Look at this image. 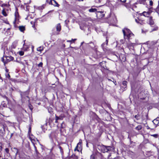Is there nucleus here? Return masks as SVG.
I'll list each match as a JSON object with an SVG mask.
<instances>
[{
    "instance_id": "obj_1",
    "label": "nucleus",
    "mask_w": 159,
    "mask_h": 159,
    "mask_svg": "<svg viewBox=\"0 0 159 159\" xmlns=\"http://www.w3.org/2000/svg\"><path fill=\"white\" fill-rule=\"evenodd\" d=\"M123 33L124 38L125 39H127L128 40L132 39V37H134V34L128 29L124 28L122 30Z\"/></svg>"
},
{
    "instance_id": "obj_2",
    "label": "nucleus",
    "mask_w": 159,
    "mask_h": 159,
    "mask_svg": "<svg viewBox=\"0 0 159 159\" xmlns=\"http://www.w3.org/2000/svg\"><path fill=\"white\" fill-rule=\"evenodd\" d=\"M7 127L5 124L0 123V137H3L6 134L5 130Z\"/></svg>"
},
{
    "instance_id": "obj_3",
    "label": "nucleus",
    "mask_w": 159,
    "mask_h": 159,
    "mask_svg": "<svg viewBox=\"0 0 159 159\" xmlns=\"http://www.w3.org/2000/svg\"><path fill=\"white\" fill-rule=\"evenodd\" d=\"M13 59L14 58L11 56H5L2 58L1 61L4 63V65H5L6 64L11 61H13Z\"/></svg>"
},
{
    "instance_id": "obj_4",
    "label": "nucleus",
    "mask_w": 159,
    "mask_h": 159,
    "mask_svg": "<svg viewBox=\"0 0 159 159\" xmlns=\"http://www.w3.org/2000/svg\"><path fill=\"white\" fill-rule=\"evenodd\" d=\"M29 94V92L26 91L24 92H20V95L22 101H24L26 98H29L28 95Z\"/></svg>"
},
{
    "instance_id": "obj_5",
    "label": "nucleus",
    "mask_w": 159,
    "mask_h": 159,
    "mask_svg": "<svg viewBox=\"0 0 159 159\" xmlns=\"http://www.w3.org/2000/svg\"><path fill=\"white\" fill-rule=\"evenodd\" d=\"M152 8V7H151L149 8V10L147 12L143 11L142 13L140 14L141 16L143 15L144 16L148 17L152 12V11H150V9Z\"/></svg>"
},
{
    "instance_id": "obj_6",
    "label": "nucleus",
    "mask_w": 159,
    "mask_h": 159,
    "mask_svg": "<svg viewBox=\"0 0 159 159\" xmlns=\"http://www.w3.org/2000/svg\"><path fill=\"white\" fill-rule=\"evenodd\" d=\"M15 20L13 22L14 24L18 23L19 21V15L17 11H16L15 13Z\"/></svg>"
},
{
    "instance_id": "obj_7",
    "label": "nucleus",
    "mask_w": 159,
    "mask_h": 159,
    "mask_svg": "<svg viewBox=\"0 0 159 159\" xmlns=\"http://www.w3.org/2000/svg\"><path fill=\"white\" fill-rule=\"evenodd\" d=\"M97 17L99 18H102L104 16V14L103 11H97L96 13Z\"/></svg>"
},
{
    "instance_id": "obj_8",
    "label": "nucleus",
    "mask_w": 159,
    "mask_h": 159,
    "mask_svg": "<svg viewBox=\"0 0 159 159\" xmlns=\"http://www.w3.org/2000/svg\"><path fill=\"white\" fill-rule=\"evenodd\" d=\"M49 4H51L53 5L54 6L59 7V5L56 2V1L54 0H50L49 2Z\"/></svg>"
},
{
    "instance_id": "obj_9",
    "label": "nucleus",
    "mask_w": 159,
    "mask_h": 159,
    "mask_svg": "<svg viewBox=\"0 0 159 159\" xmlns=\"http://www.w3.org/2000/svg\"><path fill=\"white\" fill-rule=\"evenodd\" d=\"M152 122L155 125L156 127L157 125H158L159 123V117H157L156 119L154 120Z\"/></svg>"
},
{
    "instance_id": "obj_10",
    "label": "nucleus",
    "mask_w": 159,
    "mask_h": 159,
    "mask_svg": "<svg viewBox=\"0 0 159 159\" xmlns=\"http://www.w3.org/2000/svg\"><path fill=\"white\" fill-rule=\"evenodd\" d=\"M8 9L5 8H3L2 12V14L5 16H6L7 15V12L8 11Z\"/></svg>"
},
{
    "instance_id": "obj_11",
    "label": "nucleus",
    "mask_w": 159,
    "mask_h": 159,
    "mask_svg": "<svg viewBox=\"0 0 159 159\" xmlns=\"http://www.w3.org/2000/svg\"><path fill=\"white\" fill-rule=\"evenodd\" d=\"M149 24L151 25H153L154 24V21H153L152 20V16L149 17Z\"/></svg>"
},
{
    "instance_id": "obj_12",
    "label": "nucleus",
    "mask_w": 159,
    "mask_h": 159,
    "mask_svg": "<svg viewBox=\"0 0 159 159\" xmlns=\"http://www.w3.org/2000/svg\"><path fill=\"white\" fill-rule=\"evenodd\" d=\"M61 29V26L60 24H58L56 26V30L57 31L59 32Z\"/></svg>"
},
{
    "instance_id": "obj_13",
    "label": "nucleus",
    "mask_w": 159,
    "mask_h": 159,
    "mask_svg": "<svg viewBox=\"0 0 159 159\" xmlns=\"http://www.w3.org/2000/svg\"><path fill=\"white\" fill-rule=\"evenodd\" d=\"M111 151V148L110 147H106L104 149V151L105 152H107Z\"/></svg>"
},
{
    "instance_id": "obj_14",
    "label": "nucleus",
    "mask_w": 159,
    "mask_h": 159,
    "mask_svg": "<svg viewBox=\"0 0 159 159\" xmlns=\"http://www.w3.org/2000/svg\"><path fill=\"white\" fill-rule=\"evenodd\" d=\"M19 30L21 32H23L25 30V27L23 26H19Z\"/></svg>"
},
{
    "instance_id": "obj_15",
    "label": "nucleus",
    "mask_w": 159,
    "mask_h": 159,
    "mask_svg": "<svg viewBox=\"0 0 159 159\" xmlns=\"http://www.w3.org/2000/svg\"><path fill=\"white\" fill-rule=\"evenodd\" d=\"M97 10V9L96 8H92L89 9V12H96Z\"/></svg>"
},
{
    "instance_id": "obj_16",
    "label": "nucleus",
    "mask_w": 159,
    "mask_h": 159,
    "mask_svg": "<svg viewBox=\"0 0 159 159\" xmlns=\"http://www.w3.org/2000/svg\"><path fill=\"white\" fill-rule=\"evenodd\" d=\"M89 46L92 48L93 49L95 47V45L93 43H89Z\"/></svg>"
},
{
    "instance_id": "obj_17",
    "label": "nucleus",
    "mask_w": 159,
    "mask_h": 159,
    "mask_svg": "<svg viewBox=\"0 0 159 159\" xmlns=\"http://www.w3.org/2000/svg\"><path fill=\"white\" fill-rule=\"evenodd\" d=\"M144 24V20H142L139 19V24H140L141 25H143Z\"/></svg>"
},
{
    "instance_id": "obj_18",
    "label": "nucleus",
    "mask_w": 159,
    "mask_h": 159,
    "mask_svg": "<svg viewBox=\"0 0 159 159\" xmlns=\"http://www.w3.org/2000/svg\"><path fill=\"white\" fill-rule=\"evenodd\" d=\"M58 147L60 150V152L61 155H62L63 154V149L62 148V147L60 146H58Z\"/></svg>"
},
{
    "instance_id": "obj_19",
    "label": "nucleus",
    "mask_w": 159,
    "mask_h": 159,
    "mask_svg": "<svg viewBox=\"0 0 159 159\" xmlns=\"http://www.w3.org/2000/svg\"><path fill=\"white\" fill-rule=\"evenodd\" d=\"M142 128V127L140 125H138V126H137V127H136L135 128L136 129L138 130H140V129H141Z\"/></svg>"
},
{
    "instance_id": "obj_20",
    "label": "nucleus",
    "mask_w": 159,
    "mask_h": 159,
    "mask_svg": "<svg viewBox=\"0 0 159 159\" xmlns=\"http://www.w3.org/2000/svg\"><path fill=\"white\" fill-rule=\"evenodd\" d=\"M140 4L145 5L146 3V0H141L139 1Z\"/></svg>"
},
{
    "instance_id": "obj_21",
    "label": "nucleus",
    "mask_w": 159,
    "mask_h": 159,
    "mask_svg": "<svg viewBox=\"0 0 159 159\" xmlns=\"http://www.w3.org/2000/svg\"><path fill=\"white\" fill-rule=\"evenodd\" d=\"M13 149L16 152V155H17L18 154H19V151H18V150L17 148H13Z\"/></svg>"
},
{
    "instance_id": "obj_22",
    "label": "nucleus",
    "mask_w": 159,
    "mask_h": 159,
    "mask_svg": "<svg viewBox=\"0 0 159 159\" xmlns=\"http://www.w3.org/2000/svg\"><path fill=\"white\" fill-rule=\"evenodd\" d=\"M43 50V47H40L37 48V50L39 52H41Z\"/></svg>"
},
{
    "instance_id": "obj_23",
    "label": "nucleus",
    "mask_w": 159,
    "mask_h": 159,
    "mask_svg": "<svg viewBox=\"0 0 159 159\" xmlns=\"http://www.w3.org/2000/svg\"><path fill=\"white\" fill-rule=\"evenodd\" d=\"M134 117L137 120H139L140 118V115L138 114L136 115Z\"/></svg>"
},
{
    "instance_id": "obj_24",
    "label": "nucleus",
    "mask_w": 159,
    "mask_h": 159,
    "mask_svg": "<svg viewBox=\"0 0 159 159\" xmlns=\"http://www.w3.org/2000/svg\"><path fill=\"white\" fill-rule=\"evenodd\" d=\"M2 143L0 142V153L1 152L2 150Z\"/></svg>"
},
{
    "instance_id": "obj_25",
    "label": "nucleus",
    "mask_w": 159,
    "mask_h": 159,
    "mask_svg": "<svg viewBox=\"0 0 159 159\" xmlns=\"http://www.w3.org/2000/svg\"><path fill=\"white\" fill-rule=\"evenodd\" d=\"M149 0V4L150 6H152L153 5V2L152 0Z\"/></svg>"
},
{
    "instance_id": "obj_26",
    "label": "nucleus",
    "mask_w": 159,
    "mask_h": 159,
    "mask_svg": "<svg viewBox=\"0 0 159 159\" xmlns=\"http://www.w3.org/2000/svg\"><path fill=\"white\" fill-rule=\"evenodd\" d=\"M155 10L156 12L159 14V7L157 6Z\"/></svg>"
},
{
    "instance_id": "obj_27",
    "label": "nucleus",
    "mask_w": 159,
    "mask_h": 159,
    "mask_svg": "<svg viewBox=\"0 0 159 159\" xmlns=\"http://www.w3.org/2000/svg\"><path fill=\"white\" fill-rule=\"evenodd\" d=\"M65 125L64 122H63L61 125V128H63L65 127Z\"/></svg>"
},
{
    "instance_id": "obj_28",
    "label": "nucleus",
    "mask_w": 159,
    "mask_h": 159,
    "mask_svg": "<svg viewBox=\"0 0 159 159\" xmlns=\"http://www.w3.org/2000/svg\"><path fill=\"white\" fill-rule=\"evenodd\" d=\"M34 21H31L30 22V23L32 25H32V27L33 28H34L35 29V24H34Z\"/></svg>"
},
{
    "instance_id": "obj_29",
    "label": "nucleus",
    "mask_w": 159,
    "mask_h": 159,
    "mask_svg": "<svg viewBox=\"0 0 159 159\" xmlns=\"http://www.w3.org/2000/svg\"><path fill=\"white\" fill-rule=\"evenodd\" d=\"M43 63L42 62H40L39 64H38V66L39 67H42Z\"/></svg>"
},
{
    "instance_id": "obj_30",
    "label": "nucleus",
    "mask_w": 159,
    "mask_h": 159,
    "mask_svg": "<svg viewBox=\"0 0 159 159\" xmlns=\"http://www.w3.org/2000/svg\"><path fill=\"white\" fill-rule=\"evenodd\" d=\"M1 104L3 107H6L7 106V104L4 102H2Z\"/></svg>"
},
{
    "instance_id": "obj_31",
    "label": "nucleus",
    "mask_w": 159,
    "mask_h": 159,
    "mask_svg": "<svg viewBox=\"0 0 159 159\" xmlns=\"http://www.w3.org/2000/svg\"><path fill=\"white\" fill-rule=\"evenodd\" d=\"M90 159H95V155L94 154L90 156Z\"/></svg>"
},
{
    "instance_id": "obj_32",
    "label": "nucleus",
    "mask_w": 159,
    "mask_h": 159,
    "mask_svg": "<svg viewBox=\"0 0 159 159\" xmlns=\"http://www.w3.org/2000/svg\"><path fill=\"white\" fill-rule=\"evenodd\" d=\"M19 54L20 56H23L24 54V52L23 51H20L19 52Z\"/></svg>"
},
{
    "instance_id": "obj_33",
    "label": "nucleus",
    "mask_w": 159,
    "mask_h": 159,
    "mask_svg": "<svg viewBox=\"0 0 159 159\" xmlns=\"http://www.w3.org/2000/svg\"><path fill=\"white\" fill-rule=\"evenodd\" d=\"M81 143H80V142H79V143L77 144V146H76V147L75 148V151L76 150V149L77 148H78V146H79V145H81Z\"/></svg>"
},
{
    "instance_id": "obj_34",
    "label": "nucleus",
    "mask_w": 159,
    "mask_h": 159,
    "mask_svg": "<svg viewBox=\"0 0 159 159\" xmlns=\"http://www.w3.org/2000/svg\"><path fill=\"white\" fill-rule=\"evenodd\" d=\"M127 82L126 81H123V82L122 84L124 86H126L127 85Z\"/></svg>"
},
{
    "instance_id": "obj_35",
    "label": "nucleus",
    "mask_w": 159,
    "mask_h": 159,
    "mask_svg": "<svg viewBox=\"0 0 159 159\" xmlns=\"http://www.w3.org/2000/svg\"><path fill=\"white\" fill-rule=\"evenodd\" d=\"M5 152L7 153H8L9 152V149L8 148H6L5 149Z\"/></svg>"
},
{
    "instance_id": "obj_36",
    "label": "nucleus",
    "mask_w": 159,
    "mask_h": 159,
    "mask_svg": "<svg viewBox=\"0 0 159 159\" xmlns=\"http://www.w3.org/2000/svg\"><path fill=\"white\" fill-rule=\"evenodd\" d=\"M29 138L32 142H33V141H35V140L34 139H32V137L31 136H30L29 137Z\"/></svg>"
},
{
    "instance_id": "obj_37",
    "label": "nucleus",
    "mask_w": 159,
    "mask_h": 159,
    "mask_svg": "<svg viewBox=\"0 0 159 159\" xmlns=\"http://www.w3.org/2000/svg\"><path fill=\"white\" fill-rule=\"evenodd\" d=\"M139 18L135 19V21L138 24H139Z\"/></svg>"
},
{
    "instance_id": "obj_38",
    "label": "nucleus",
    "mask_w": 159,
    "mask_h": 159,
    "mask_svg": "<svg viewBox=\"0 0 159 159\" xmlns=\"http://www.w3.org/2000/svg\"><path fill=\"white\" fill-rule=\"evenodd\" d=\"M52 108L51 107L49 108L48 109V111L49 112H52Z\"/></svg>"
},
{
    "instance_id": "obj_39",
    "label": "nucleus",
    "mask_w": 159,
    "mask_h": 159,
    "mask_svg": "<svg viewBox=\"0 0 159 159\" xmlns=\"http://www.w3.org/2000/svg\"><path fill=\"white\" fill-rule=\"evenodd\" d=\"M133 45V43H129L127 44V45L129 46H132Z\"/></svg>"
},
{
    "instance_id": "obj_40",
    "label": "nucleus",
    "mask_w": 159,
    "mask_h": 159,
    "mask_svg": "<svg viewBox=\"0 0 159 159\" xmlns=\"http://www.w3.org/2000/svg\"><path fill=\"white\" fill-rule=\"evenodd\" d=\"M34 149H35L36 152H37V149L36 147V146L34 144Z\"/></svg>"
},
{
    "instance_id": "obj_41",
    "label": "nucleus",
    "mask_w": 159,
    "mask_h": 159,
    "mask_svg": "<svg viewBox=\"0 0 159 159\" xmlns=\"http://www.w3.org/2000/svg\"><path fill=\"white\" fill-rule=\"evenodd\" d=\"M57 117H58V120H62V119H61V117H58V116H56V118H57Z\"/></svg>"
},
{
    "instance_id": "obj_42",
    "label": "nucleus",
    "mask_w": 159,
    "mask_h": 159,
    "mask_svg": "<svg viewBox=\"0 0 159 159\" xmlns=\"http://www.w3.org/2000/svg\"><path fill=\"white\" fill-rule=\"evenodd\" d=\"M126 1V0H120V2H125Z\"/></svg>"
},
{
    "instance_id": "obj_43",
    "label": "nucleus",
    "mask_w": 159,
    "mask_h": 159,
    "mask_svg": "<svg viewBox=\"0 0 159 159\" xmlns=\"http://www.w3.org/2000/svg\"><path fill=\"white\" fill-rule=\"evenodd\" d=\"M29 6H27L26 7V11H29Z\"/></svg>"
},
{
    "instance_id": "obj_44",
    "label": "nucleus",
    "mask_w": 159,
    "mask_h": 159,
    "mask_svg": "<svg viewBox=\"0 0 159 159\" xmlns=\"http://www.w3.org/2000/svg\"><path fill=\"white\" fill-rule=\"evenodd\" d=\"M58 120V117H57V118H56V119H55V122L57 123Z\"/></svg>"
},
{
    "instance_id": "obj_45",
    "label": "nucleus",
    "mask_w": 159,
    "mask_h": 159,
    "mask_svg": "<svg viewBox=\"0 0 159 159\" xmlns=\"http://www.w3.org/2000/svg\"><path fill=\"white\" fill-rule=\"evenodd\" d=\"M158 29V27H156L153 29V30H157Z\"/></svg>"
},
{
    "instance_id": "obj_46",
    "label": "nucleus",
    "mask_w": 159,
    "mask_h": 159,
    "mask_svg": "<svg viewBox=\"0 0 159 159\" xmlns=\"http://www.w3.org/2000/svg\"><path fill=\"white\" fill-rule=\"evenodd\" d=\"M108 39L107 38L106 39V44H107H107L108 42Z\"/></svg>"
},
{
    "instance_id": "obj_47",
    "label": "nucleus",
    "mask_w": 159,
    "mask_h": 159,
    "mask_svg": "<svg viewBox=\"0 0 159 159\" xmlns=\"http://www.w3.org/2000/svg\"><path fill=\"white\" fill-rule=\"evenodd\" d=\"M31 128H29V131H28L29 133L31 132Z\"/></svg>"
},
{
    "instance_id": "obj_48",
    "label": "nucleus",
    "mask_w": 159,
    "mask_h": 159,
    "mask_svg": "<svg viewBox=\"0 0 159 159\" xmlns=\"http://www.w3.org/2000/svg\"><path fill=\"white\" fill-rule=\"evenodd\" d=\"M124 58H123V59H122V61H124L125 60V57L124 56Z\"/></svg>"
},
{
    "instance_id": "obj_49",
    "label": "nucleus",
    "mask_w": 159,
    "mask_h": 159,
    "mask_svg": "<svg viewBox=\"0 0 159 159\" xmlns=\"http://www.w3.org/2000/svg\"><path fill=\"white\" fill-rule=\"evenodd\" d=\"M76 40V39H72V41L73 42H74L75 40Z\"/></svg>"
},
{
    "instance_id": "obj_50",
    "label": "nucleus",
    "mask_w": 159,
    "mask_h": 159,
    "mask_svg": "<svg viewBox=\"0 0 159 159\" xmlns=\"http://www.w3.org/2000/svg\"><path fill=\"white\" fill-rule=\"evenodd\" d=\"M6 5H5V4H2V5H1V7H3L4 6H6Z\"/></svg>"
},
{
    "instance_id": "obj_51",
    "label": "nucleus",
    "mask_w": 159,
    "mask_h": 159,
    "mask_svg": "<svg viewBox=\"0 0 159 159\" xmlns=\"http://www.w3.org/2000/svg\"><path fill=\"white\" fill-rule=\"evenodd\" d=\"M67 42H72V40H67Z\"/></svg>"
},
{
    "instance_id": "obj_52",
    "label": "nucleus",
    "mask_w": 159,
    "mask_h": 159,
    "mask_svg": "<svg viewBox=\"0 0 159 159\" xmlns=\"http://www.w3.org/2000/svg\"><path fill=\"white\" fill-rule=\"evenodd\" d=\"M150 129V128H149V127L148 126H147V129Z\"/></svg>"
},
{
    "instance_id": "obj_53",
    "label": "nucleus",
    "mask_w": 159,
    "mask_h": 159,
    "mask_svg": "<svg viewBox=\"0 0 159 159\" xmlns=\"http://www.w3.org/2000/svg\"><path fill=\"white\" fill-rule=\"evenodd\" d=\"M157 7H159V0L158 1V5L157 6Z\"/></svg>"
},
{
    "instance_id": "obj_54",
    "label": "nucleus",
    "mask_w": 159,
    "mask_h": 159,
    "mask_svg": "<svg viewBox=\"0 0 159 159\" xmlns=\"http://www.w3.org/2000/svg\"><path fill=\"white\" fill-rule=\"evenodd\" d=\"M84 0H78L79 1H83Z\"/></svg>"
},
{
    "instance_id": "obj_55",
    "label": "nucleus",
    "mask_w": 159,
    "mask_h": 159,
    "mask_svg": "<svg viewBox=\"0 0 159 159\" xmlns=\"http://www.w3.org/2000/svg\"><path fill=\"white\" fill-rule=\"evenodd\" d=\"M52 11H49L48 13H49V12H52Z\"/></svg>"
},
{
    "instance_id": "obj_56",
    "label": "nucleus",
    "mask_w": 159,
    "mask_h": 159,
    "mask_svg": "<svg viewBox=\"0 0 159 159\" xmlns=\"http://www.w3.org/2000/svg\"><path fill=\"white\" fill-rule=\"evenodd\" d=\"M2 159H7V158H2Z\"/></svg>"
},
{
    "instance_id": "obj_57",
    "label": "nucleus",
    "mask_w": 159,
    "mask_h": 159,
    "mask_svg": "<svg viewBox=\"0 0 159 159\" xmlns=\"http://www.w3.org/2000/svg\"><path fill=\"white\" fill-rule=\"evenodd\" d=\"M80 28L81 29H82V30H83V29H82V28H81V27H80Z\"/></svg>"
},
{
    "instance_id": "obj_58",
    "label": "nucleus",
    "mask_w": 159,
    "mask_h": 159,
    "mask_svg": "<svg viewBox=\"0 0 159 159\" xmlns=\"http://www.w3.org/2000/svg\"><path fill=\"white\" fill-rule=\"evenodd\" d=\"M11 89L12 90H14V89H13V88H11Z\"/></svg>"
},
{
    "instance_id": "obj_59",
    "label": "nucleus",
    "mask_w": 159,
    "mask_h": 159,
    "mask_svg": "<svg viewBox=\"0 0 159 159\" xmlns=\"http://www.w3.org/2000/svg\"><path fill=\"white\" fill-rule=\"evenodd\" d=\"M108 80H111L110 79H108Z\"/></svg>"
},
{
    "instance_id": "obj_60",
    "label": "nucleus",
    "mask_w": 159,
    "mask_h": 159,
    "mask_svg": "<svg viewBox=\"0 0 159 159\" xmlns=\"http://www.w3.org/2000/svg\"><path fill=\"white\" fill-rule=\"evenodd\" d=\"M8 77H10V76L9 75Z\"/></svg>"
},
{
    "instance_id": "obj_61",
    "label": "nucleus",
    "mask_w": 159,
    "mask_h": 159,
    "mask_svg": "<svg viewBox=\"0 0 159 159\" xmlns=\"http://www.w3.org/2000/svg\"><path fill=\"white\" fill-rule=\"evenodd\" d=\"M8 77H10V76L9 75Z\"/></svg>"
},
{
    "instance_id": "obj_62",
    "label": "nucleus",
    "mask_w": 159,
    "mask_h": 159,
    "mask_svg": "<svg viewBox=\"0 0 159 159\" xmlns=\"http://www.w3.org/2000/svg\"><path fill=\"white\" fill-rule=\"evenodd\" d=\"M15 48V47H13V48Z\"/></svg>"
}]
</instances>
